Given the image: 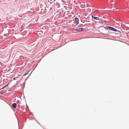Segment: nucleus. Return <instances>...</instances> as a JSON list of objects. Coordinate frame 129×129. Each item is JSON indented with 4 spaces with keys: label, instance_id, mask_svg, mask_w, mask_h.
I'll return each instance as SVG.
<instances>
[{
    "label": "nucleus",
    "instance_id": "obj_1",
    "mask_svg": "<svg viewBox=\"0 0 129 129\" xmlns=\"http://www.w3.org/2000/svg\"><path fill=\"white\" fill-rule=\"evenodd\" d=\"M80 7H79L80 8V9H82L84 8L85 7V5L84 3H81L80 4Z\"/></svg>",
    "mask_w": 129,
    "mask_h": 129
},
{
    "label": "nucleus",
    "instance_id": "obj_2",
    "mask_svg": "<svg viewBox=\"0 0 129 129\" xmlns=\"http://www.w3.org/2000/svg\"><path fill=\"white\" fill-rule=\"evenodd\" d=\"M82 28L77 27L76 29V30L78 31H81L82 30Z\"/></svg>",
    "mask_w": 129,
    "mask_h": 129
},
{
    "label": "nucleus",
    "instance_id": "obj_3",
    "mask_svg": "<svg viewBox=\"0 0 129 129\" xmlns=\"http://www.w3.org/2000/svg\"><path fill=\"white\" fill-rule=\"evenodd\" d=\"M92 18H93L95 20H99V17H96L94 16H92Z\"/></svg>",
    "mask_w": 129,
    "mask_h": 129
},
{
    "label": "nucleus",
    "instance_id": "obj_4",
    "mask_svg": "<svg viewBox=\"0 0 129 129\" xmlns=\"http://www.w3.org/2000/svg\"><path fill=\"white\" fill-rule=\"evenodd\" d=\"M17 106V104L16 103H14L12 104V106L14 108H16Z\"/></svg>",
    "mask_w": 129,
    "mask_h": 129
},
{
    "label": "nucleus",
    "instance_id": "obj_5",
    "mask_svg": "<svg viewBox=\"0 0 129 129\" xmlns=\"http://www.w3.org/2000/svg\"><path fill=\"white\" fill-rule=\"evenodd\" d=\"M110 30H112V31H117V30L116 29L111 27V28Z\"/></svg>",
    "mask_w": 129,
    "mask_h": 129
},
{
    "label": "nucleus",
    "instance_id": "obj_6",
    "mask_svg": "<svg viewBox=\"0 0 129 129\" xmlns=\"http://www.w3.org/2000/svg\"><path fill=\"white\" fill-rule=\"evenodd\" d=\"M76 22L77 24L79 23V19L78 18H75Z\"/></svg>",
    "mask_w": 129,
    "mask_h": 129
},
{
    "label": "nucleus",
    "instance_id": "obj_7",
    "mask_svg": "<svg viewBox=\"0 0 129 129\" xmlns=\"http://www.w3.org/2000/svg\"><path fill=\"white\" fill-rule=\"evenodd\" d=\"M104 28L106 29H109V30H110L111 27L109 26H107L105 27Z\"/></svg>",
    "mask_w": 129,
    "mask_h": 129
},
{
    "label": "nucleus",
    "instance_id": "obj_8",
    "mask_svg": "<svg viewBox=\"0 0 129 129\" xmlns=\"http://www.w3.org/2000/svg\"><path fill=\"white\" fill-rule=\"evenodd\" d=\"M0 52H1V53H2L3 52L5 53V51L3 49H0Z\"/></svg>",
    "mask_w": 129,
    "mask_h": 129
},
{
    "label": "nucleus",
    "instance_id": "obj_9",
    "mask_svg": "<svg viewBox=\"0 0 129 129\" xmlns=\"http://www.w3.org/2000/svg\"><path fill=\"white\" fill-rule=\"evenodd\" d=\"M28 72H27V73L26 74H25L24 75H24H27V74H28Z\"/></svg>",
    "mask_w": 129,
    "mask_h": 129
},
{
    "label": "nucleus",
    "instance_id": "obj_10",
    "mask_svg": "<svg viewBox=\"0 0 129 129\" xmlns=\"http://www.w3.org/2000/svg\"><path fill=\"white\" fill-rule=\"evenodd\" d=\"M110 2L111 3L112 2V0H110Z\"/></svg>",
    "mask_w": 129,
    "mask_h": 129
},
{
    "label": "nucleus",
    "instance_id": "obj_11",
    "mask_svg": "<svg viewBox=\"0 0 129 129\" xmlns=\"http://www.w3.org/2000/svg\"><path fill=\"white\" fill-rule=\"evenodd\" d=\"M7 85L5 86L4 87H5Z\"/></svg>",
    "mask_w": 129,
    "mask_h": 129
}]
</instances>
